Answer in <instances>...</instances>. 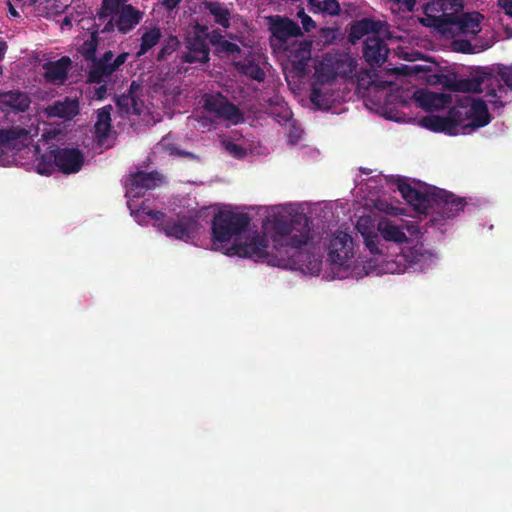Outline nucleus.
<instances>
[{"label": "nucleus", "mask_w": 512, "mask_h": 512, "mask_svg": "<svg viewBox=\"0 0 512 512\" xmlns=\"http://www.w3.org/2000/svg\"><path fill=\"white\" fill-rule=\"evenodd\" d=\"M355 229L368 252L366 256L358 255L349 228L337 227L320 233L311 228L304 212L300 214L291 236L294 270L319 275L325 258L329 268V272H324L326 278L359 279L368 275L424 272L437 262V257L424 249L421 227L416 221L366 214L356 219Z\"/></svg>", "instance_id": "f257e3e1"}, {"label": "nucleus", "mask_w": 512, "mask_h": 512, "mask_svg": "<svg viewBox=\"0 0 512 512\" xmlns=\"http://www.w3.org/2000/svg\"><path fill=\"white\" fill-rule=\"evenodd\" d=\"M308 208L307 203H285L269 206L260 230L249 228L246 214L219 211L212 222L211 248L227 256L248 258L272 266L292 269L295 252L291 236L297 217Z\"/></svg>", "instance_id": "f03ea898"}, {"label": "nucleus", "mask_w": 512, "mask_h": 512, "mask_svg": "<svg viewBox=\"0 0 512 512\" xmlns=\"http://www.w3.org/2000/svg\"><path fill=\"white\" fill-rule=\"evenodd\" d=\"M27 127L12 126L0 129V166L13 164H34L36 171L42 175H50L55 171L74 174L84 164L83 153L76 148H59L50 143V137L43 135L37 145L33 138L39 133V122L36 117L29 118Z\"/></svg>", "instance_id": "7ed1b4c3"}, {"label": "nucleus", "mask_w": 512, "mask_h": 512, "mask_svg": "<svg viewBox=\"0 0 512 512\" xmlns=\"http://www.w3.org/2000/svg\"><path fill=\"white\" fill-rule=\"evenodd\" d=\"M162 182V177L156 172L139 171L130 174L125 179L127 206L140 225L151 224L167 237L187 242L196 235L198 230L196 215L193 211L187 213L180 211L174 216H166L152 210L146 202L138 205L136 201Z\"/></svg>", "instance_id": "20e7f679"}, {"label": "nucleus", "mask_w": 512, "mask_h": 512, "mask_svg": "<svg viewBox=\"0 0 512 512\" xmlns=\"http://www.w3.org/2000/svg\"><path fill=\"white\" fill-rule=\"evenodd\" d=\"M209 42L215 47V51L222 57H231L235 67L244 75L256 80L263 81L265 78L268 63L266 57L260 52H252L243 60H237L241 54L240 48L229 41L216 31L207 33V29L202 26H194L188 31L186 36L187 53L185 61L189 63H204L208 60Z\"/></svg>", "instance_id": "39448f33"}, {"label": "nucleus", "mask_w": 512, "mask_h": 512, "mask_svg": "<svg viewBox=\"0 0 512 512\" xmlns=\"http://www.w3.org/2000/svg\"><path fill=\"white\" fill-rule=\"evenodd\" d=\"M356 69V61L348 54H323L313 59L310 76V101L321 110H328L340 99V82Z\"/></svg>", "instance_id": "423d86ee"}, {"label": "nucleus", "mask_w": 512, "mask_h": 512, "mask_svg": "<svg viewBox=\"0 0 512 512\" xmlns=\"http://www.w3.org/2000/svg\"><path fill=\"white\" fill-rule=\"evenodd\" d=\"M431 71V65L412 64L403 67L402 70L397 68L380 74L363 72L358 78V83L360 87L370 89L376 93H384L385 100L383 104L404 103L409 96L408 94L404 95L408 92V90H404V86L408 82L407 78L415 77L428 84H437L440 77L437 74H431Z\"/></svg>", "instance_id": "0eeeda50"}, {"label": "nucleus", "mask_w": 512, "mask_h": 512, "mask_svg": "<svg viewBox=\"0 0 512 512\" xmlns=\"http://www.w3.org/2000/svg\"><path fill=\"white\" fill-rule=\"evenodd\" d=\"M458 106L451 120L437 115L423 117L419 124L433 132H444L448 135L468 134L475 129L486 126L490 122L486 102L478 97L463 96L458 99Z\"/></svg>", "instance_id": "6e6552de"}, {"label": "nucleus", "mask_w": 512, "mask_h": 512, "mask_svg": "<svg viewBox=\"0 0 512 512\" xmlns=\"http://www.w3.org/2000/svg\"><path fill=\"white\" fill-rule=\"evenodd\" d=\"M397 189L402 197L420 213H428L429 209L437 212L438 217L432 218L437 223L457 216L463 209L462 201L444 190L428 187L420 183L412 185L407 179L396 178Z\"/></svg>", "instance_id": "1a4fd4ad"}, {"label": "nucleus", "mask_w": 512, "mask_h": 512, "mask_svg": "<svg viewBox=\"0 0 512 512\" xmlns=\"http://www.w3.org/2000/svg\"><path fill=\"white\" fill-rule=\"evenodd\" d=\"M459 91L483 93L486 101L495 108L504 106L507 88L512 89V64L478 67L467 79L457 83Z\"/></svg>", "instance_id": "9d476101"}, {"label": "nucleus", "mask_w": 512, "mask_h": 512, "mask_svg": "<svg viewBox=\"0 0 512 512\" xmlns=\"http://www.w3.org/2000/svg\"><path fill=\"white\" fill-rule=\"evenodd\" d=\"M311 48V41L293 40L290 45L275 52L282 59L286 81L294 93L301 90L302 79L311 60Z\"/></svg>", "instance_id": "9b49d317"}, {"label": "nucleus", "mask_w": 512, "mask_h": 512, "mask_svg": "<svg viewBox=\"0 0 512 512\" xmlns=\"http://www.w3.org/2000/svg\"><path fill=\"white\" fill-rule=\"evenodd\" d=\"M448 5L462 8L460 0H435L426 4L424 16L420 18V23L426 27L432 28L442 38L445 28L448 27L453 13H446Z\"/></svg>", "instance_id": "f8f14e48"}, {"label": "nucleus", "mask_w": 512, "mask_h": 512, "mask_svg": "<svg viewBox=\"0 0 512 512\" xmlns=\"http://www.w3.org/2000/svg\"><path fill=\"white\" fill-rule=\"evenodd\" d=\"M103 9L111 15V21L123 33L130 31L142 18V13L125 0H103Z\"/></svg>", "instance_id": "ddd939ff"}, {"label": "nucleus", "mask_w": 512, "mask_h": 512, "mask_svg": "<svg viewBox=\"0 0 512 512\" xmlns=\"http://www.w3.org/2000/svg\"><path fill=\"white\" fill-rule=\"evenodd\" d=\"M205 110L228 124L237 125L244 121L242 112L220 93L205 94L202 98Z\"/></svg>", "instance_id": "4468645a"}, {"label": "nucleus", "mask_w": 512, "mask_h": 512, "mask_svg": "<svg viewBox=\"0 0 512 512\" xmlns=\"http://www.w3.org/2000/svg\"><path fill=\"white\" fill-rule=\"evenodd\" d=\"M484 16L476 11L463 13L460 16L452 15L444 39H454L460 35L475 36L483 30Z\"/></svg>", "instance_id": "2eb2a0df"}, {"label": "nucleus", "mask_w": 512, "mask_h": 512, "mask_svg": "<svg viewBox=\"0 0 512 512\" xmlns=\"http://www.w3.org/2000/svg\"><path fill=\"white\" fill-rule=\"evenodd\" d=\"M269 27L274 52L290 45L293 40H298L297 37L301 35V30L295 22L280 16L269 17Z\"/></svg>", "instance_id": "dca6fc26"}, {"label": "nucleus", "mask_w": 512, "mask_h": 512, "mask_svg": "<svg viewBox=\"0 0 512 512\" xmlns=\"http://www.w3.org/2000/svg\"><path fill=\"white\" fill-rule=\"evenodd\" d=\"M128 56V53H121L113 59V53L111 51L106 52L103 58L97 62L91 70L89 75L90 81L100 84L106 77L110 76L121 65H123Z\"/></svg>", "instance_id": "f3484780"}, {"label": "nucleus", "mask_w": 512, "mask_h": 512, "mask_svg": "<svg viewBox=\"0 0 512 512\" xmlns=\"http://www.w3.org/2000/svg\"><path fill=\"white\" fill-rule=\"evenodd\" d=\"M111 106H105L98 110L94 125L95 137L100 146L108 148L112 145L115 133L111 128Z\"/></svg>", "instance_id": "a211bd4d"}, {"label": "nucleus", "mask_w": 512, "mask_h": 512, "mask_svg": "<svg viewBox=\"0 0 512 512\" xmlns=\"http://www.w3.org/2000/svg\"><path fill=\"white\" fill-rule=\"evenodd\" d=\"M387 36L388 32L386 34L370 35L366 38L363 54L366 61L371 65H380L385 62L389 49L383 39Z\"/></svg>", "instance_id": "6ab92c4d"}, {"label": "nucleus", "mask_w": 512, "mask_h": 512, "mask_svg": "<svg viewBox=\"0 0 512 512\" xmlns=\"http://www.w3.org/2000/svg\"><path fill=\"white\" fill-rule=\"evenodd\" d=\"M417 105L425 110H437L452 102V96L447 93H437L427 89H418L412 93Z\"/></svg>", "instance_id": "aec40b11"}, {"label": "nucleus", "mask_w": 512, "mask_h": 512, "mask_svg": "<svg viewBox=\"0 0 512 512\" xmlns=\"http://www.w3.org/2000/svg\"><path fill=\"white\" fill-rule=\"evenodd\" d=\"M387 27L381 21H374L371 19H362L355 22L350 30L349 38L352 43L366 36L375 34H386Z\"/></svg>", "instance_id": "412c9836"}, {"label": "nucleus", "mask_w": 512, "mask_h": 512, "mask_svg": "<svg viewBox=\"0 0 512 512\" xmlns=\"http://www.w3.org/2000/svg\"><path fill=\"white\" fill-rule=\"evenodd\" d=\"M30 98L22 92L9 91L0 94V111L23 112L30 106Z\"/></svg>", "instance_id": "4be33fe9"}, {"label": "nucleus", "mask_w": 512, "mask_h": 512, "mask_svg": "<svg viewBox=\"0 0 512 512\" xmlns=\"http://www.w3.org/2000/svg\"><path fill=\"white\" fill-rule=\"evenodd\" d=\"M70 67L71 59L66 56L57 61L49 62L44 65L45 78L51 83L62 84L67 77Z\"/></svg>", "instance_id": "5701e85b"}, {"label": "nucleus", "mask_w": 512, "mask_h": 512, "mask_svg": "<svg viewBox=\"0 0 512 512\" xmlns=\"http://www.w3.org/2000/svg\"><path fill=\"white\" fill-rule=\"evenodd\" d=\"M79 112V104L76 99L66 98L63 101H57L44 110L48 118L58 117L62 119H71Z\"/></svg>", "instance_id": "b1692460"}, {"label": "nucleus", "mask_w": 512, "mask_h": 512, "mask_svg": "<svg viewBox=\"0 0 512 512\" xmlns=\"http://www.w3.org/2000/svg\"><path fill=\"white\" fill-rule=\"evenodd\" d=\"M226 151L235 158H243L248 153H253L252 143L243 136L224 138L222 141Z\"/></svg>", "instance_id": "393cba45"}, {"label": "nucleus", "mask_w": 512, "mask_h": 512, "mask_svg": "<svg viewBox=\"0 0 512 512\" xmlns=\"http://www.w3.org/2000/svg\"><path fill=\"white\" fill-rule=\"evenodd\" d=\"M204 9L214 18V21L224 28L230 26L231 13L229 9L219 2H204Z\"/></svg>", "instance_id": "a878e982"}, {"label": "nucleus", "mask_w": 512, "mask_h": 512, "mask_svg": "<svg viewBox=\"0 0 512 512\" xmlns=\"http://www.w3.org/2000/svg\"><path fill=\"white\" fill-rule=\"evenodd\" d=\"M117 106L127 114L140 115L143 112V104L139 103L132 94L118 97Z\"/></svg>", "instance_id": "bb28decb"}, {"label": "nucleus", "mask_w": 512, "mask_h": 512, "mask_svg": "<svg viewBox=\"0 0 512 512\" xmlns=\"http://www.w3.org/2000/svg\"><path fill=\"white\" fill-rule=\"evenodd\" d=\"M160 37L161 32L159 28L153 27L146 31L142 35L141 48L140 51L138 52V55L140 56L146 53L150 48L154 47L158 43Z\"/></svg>", "instance_id": "cd10ccee"}, {"label": "nucleus", "mask_w": 512, "mask_h": 512, "mask_svg": "<svg viewBox=\"0 0 512 512\" xmlns=\"http://www.w3.org/2000/svg\"><path fill=\"white\" fill-rule=\"evenodd\" d=\"M314 11L336 15L340 11L336 0H309Z\"/></svg>", "instance_id": "c85d7f7f"}, {"label": "nucleus", "mask_w": 512, "mask_h": 512, "mask_svg": "<svg viewBox=\"0 0 512 512\" xmlns=\"http://www.w3.org/2000/svg\"><path fill=\"white\" fill-rule=\"evenodd\" d=\"M156 149L168 155L192 156L191 153L181 151L176 146V144L174 143L173 139L170 136L162 138V140L158 143Z\"/></svg>", "instance_id": "c756f323"}, {"label": "nucleus", "mask_w": 512, "mask_h": 512, "mask_svg": "<svg viewBox=\"0 0 512 512\" xmlns=\"http://www.w3.org/2000/svg\"><path fill=\"white\" fill-rule=\"evenodd\" d=\"M373 207L385 214V215H389V216H393V217H396V216H399V215H402L403 214V209L400 208L399 206L393 204V203H390L388 202L387 200L385 199H377L373 202Z\"/></svg>", "instance_id": "7c9ffc66"}, {"label": "nucleus", "mask_w": 512, "mask_h": 512, "mask_svg": "<svg viewBox=\"0 0 512 512\" xmlns=\"http://www.w3.org/2000/svg\"><path fill=\"white\" fill-rule=\"evenodd\" d=\"M97 47V35L96 32H91L88 35V39L85 40L79 51L86 60H94L95 52Z\"/></svg>", "instance_id": "2f4dec72"}, {"label": "nucleus", "mask_w": 512, "mask_h": 512, "mask_svg": "<svg viewBox=\"0 0 512 512\" xmlns=\"http://www.w3.org/2000/svg\"><path fill=\"white\" fill-rule=\"evenodd\" d=\"M289 124L288 139L289 143L295 145L302 136V130L294 125L291 120L287 122Z\"/></svg>", "instance_id": "473e14b6"}, {"label": "nucleus", "mask_w": 512, "mask_h": 512, "mask_svg": "<svg viewBox=\"0 0 512 512\" xmlns=\"http://www.w3.org/2000/svg\"><path fill=\"white\" fill-rule=\"evenodd\" d=\"M179 45V41L176 37H169L166 40L165 46L162 48L159 57L162 58L166 54L173 52Z\"/></svg>", "instance_id": "72a5a7b5"}, {"label": "nucleus", "mask_w": 512, "mask_h": 512, "mask_svg": "<svg viewBox=\"0 0 512 512\" xmlns=\"http://www.w3.org/2000/svg\"><path fill=\"white\" fill-rule=\"evenodd\" d=\"M298 17L301 19V23H302V26L304 28L305 31L309 32L311 31L312 29L315 28V23L314 21L311 19L310 16H308L304 10H300L298 12Z\"/></svg>", "instance_id": "f704fd0d"}, {"label": "nucleus", "mask_w": 512, "mask_h": 512, "mask_svg": "<svg viewBox=\"0 0 512 512\" xmlns=\"http://www.w3.org/2000/svg\"><path fill=\"white\" fill-rule=\"evenodd\" d=\"M280 114L276 115L275 112H272V115L275 116L276 120L281 123L283 122H289L291 120V111L288 107L281 105L280 106Z\"/></svg>", "instance_id": "c9c22d12"}, {"label": "nucleus", "mask_w": 512, "mask_h": 512, "mask_svg": "<svg viewBox=\"0 0 512 512\" xmlns=\"http://www.w3.org/2000/svg\"><path fill=\"white\" fill-rule=\"evenodd\" d=\"M497 6L503 10L506 15L512 17V0H497Z\"/></svg>", "instance_id": "e433bc0d"}, {"label": "nucleus", "mask_w": 512, "mask_h": 512, "mask_svg": "<svg viewBox=\"0 0 512 512\" xmlns=\"http://www.w3.org/2000/svg\"><path fill=\"white\" fill-rule=\"evenodd\" d=\"M105 94H106L105 85H99L94 88V91L92 92L91 97L96 100H101L104 98Z\"/></svg>", "instance_id": "4c0bfd02"}, {"label": "nucleus", "mask_w": 512, "mask_h": 512, "mask_svg": "<svg viewBox=\"0 0 512 512\" xmlns=\"http://www.w3.org/2000/svg\"><path fill=\"white\" fill-rule=\"evenodd\" d=\"M495 42V37L494 35H491L488 39L485 40V42H483L481 45H480V48L481 50H486L488 48H490Z\"/></svg>", "instance_id": "58836bf2"}, {"label": "nucleus", "mask_w": 512, "mask_h": 512, "mask_svg": "<svg viewBox=\"0 0 512 512\" xmlns=\"http://www.w3.org/2000/svg\"><path fill=\"white\" fill-rule=\"evenodd\" d=\"M181 0H163V4L168 9L175 8Z\"/></svg>", "instance_id": "ea45409f"}, {"label": "nucleus", "mask_w": 512, "mask_h": 512, "mask_svg": "<svg viewBox=\"0 0 512 512\" xmlns=\"http://www.w3.org/2000/svg\"><path fill=\"white\" fill-rule=\"evenodd\" d=\"M71 18L69 16H65V18L63 19L62 23H61V28L64 29V27H68V26H71Z\"/></svg>", "instance_id": "a19ab883"}, {"label": "nucleus", "mask_w": 512, "mask_h": 512, "mask_svg": "<svg viewBox=\"0 0 512 512\" xmlns=\"http://www.w3.org/2000/svg\"><path fill=\"white\" fill-rule=\"evenodd\" d=\"M7 5H8L9 13L11 14V16H13V17L18 16L16 9L13 7V5L11 4L10 1L7 2Z\"/></svg>", "instance_id": "79ce46f5"}, {"label": "nucleus", "mask_w": 512, "mask_h": 512, "mask_svg": "<svg viewBox=\"0 0 512 512\" xmlns=\"http://www.w3.org/2000/svg\"><path fill=\"white\" fill-rule=\"evenodd\" d=\"M5 51H6V44L0 43V61L4 58Z\"/></svg>", "instance_id": "37998d69"}, {"label": "nucleus", "mask_w": 512, "mask_h": 512, "mask_svg": "<svg viewBox=\"0 0 512 512\" xmlns=\"http://www.w3.org/2000/svg\"><path fill=\"white\" fill-rule=\"evenodd\" d=\"M400 53L402 54V56H403L404 58H407V59H409V60H413L411 57H409V56H408V54H407V53H404V52H402V51H401Z\"/></svg>", "instance_id": "c03bdc74"}, {"label": "nucleus", "mask_w": 512, "mask_h": 512, "mask_svg": "<svg viewBox=\"0 0 512 512\" xmlns=\"http://www.w3.org/2000/svg\"><path fill=\"white\" fill-rule=\"evenodd\" d=\"M323 205V203H317V204H314L315 207H321ZM325 207L328 206V204H324Z\"/></svg>", "instance_id": "a18cd8bd"}, {"label": "nucleus", "mask_w": 512, "mask_h": 512, "mask_svg": "<svg viewBox=\"0 0 512 512\" xmlns=\"http://www.w3.org/2000/svg\"><path fill=\"white\" fill-rule=\"evenodd\" d=\"M464 52H470V49H462Z\"/></svg>", "instance_id": "49530a36"}]
</instances>
